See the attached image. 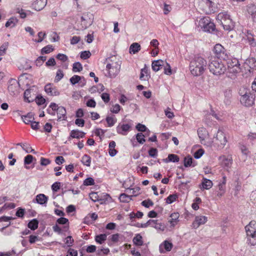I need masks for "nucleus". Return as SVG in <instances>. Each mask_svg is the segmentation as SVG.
<instances>
[{
	"label": "nucleus",
	"mask_w": 256,
	"mask_h": 256,
	"mask_svg": "<svg viewBox=\"0 0 256 256\" xmlns=\"http://www.w3.org/2000/svg\"><path fill=\"white\" fill-rule=\"evenodd\" d=\"M106 70L110 78L115 77L120 72L122 62L116 56L113 55L106 59Z\"/></svg>",
	"instance_id": "nucleus-1"
},
{
	"label": "nucleus",
	"mask_w": 256,
	"mask_h": 256,
	"mask_svg": "<svg viewBox=\"0 0 256 256\" xmlns=\"http://www.w3.org/2000/svg\"><path fill=\"white\" fill-rule=\"evenodd\" d=\"M206 66V61L202 56H196L192 60L190 64L191 74L194 76L202 75Z\"/></svg>",
	"instance_id": "nucleus-2"
},
{
	"label": "nucleus",
	"mask_w": 256,
	"mask_h": 256,
	"mask_svg": "<svg viewBox=\"0 0 256 256\" xmlns=\"http://www.w3.org/2000/svg\"><path fill=\"white\" fill-rule=\"evenodd\" d=\"M210 71L214 75L220 76L224 74L226 68L222 62L218 60H212L208 65Z\"/></svg>",
	"instance_id": "nucleus-3"
},
{
	"label": "nucleus",
	"mask_w": 256,
	"mask_h": 256,
	"mask_svg": "<svg viewBox=\"0 0 256 256\" xmlns=\"http://www.w3.org/2000/svg\"><path fill=\"white\" fill-rule=\"evenodd\" d=\"M218 22L226 30H232L234 26V22L230 18V16L226 12H220L217 16Z\"/></svg>",
	"instance_id": "nucleus-4"
},
{
	"label": "nucleus",
	"mask_w": 256,
	"mask_h": 256,
	"mask_svg": "<svg viewBox=\"0 0 256 256\" xmlns=\"http://www.w3.org/2000/svg\"><path fill=\"white\" fill-rule=\"evenodd\" d=\"M198 24L204 32H212L215 29V25L210 21L209 17H204L200 18Z\"/></svg>",
	"instance_id": "nucleus-5"
},
{
	"label": "nucleus",
	"mask_w": 256,
	"mask_h": 256,
	"mask_svg": "<svg viewBox=\"0 0 256 256\" xmlns=\"http://www.w3.org/2000/svg\"><path fill=\"white\" fill-rule=\"evenodd\" d=\"M198 134L202 144L208 146H212V142L211 141L206 142V140L209 138V134L206 128H200L198 130Z\"/></svg>",
	"instance_id": "nucleus-6"
},
{
	"label": "nucleus",
	"mask_w": 256,
	"mask_h": 256,
	"mask_svg": "<svg viewBox=\"0 0 256 256\" xmlns=\"http://www.w3.org/2000/svg\"><path fill=\"white\" fill-rule=\"evenodd\" d=\"M214 52L216 57L223 60H227L228 55L224 48L220 44H216L214 48Z\"/></svg>",
	"instance_id": "nucleus-7"
},
{
	"label": "nucleus",
	"mask_w": 256,
	"mask_h": 256,
	"mask_svg": "<svg viewBox=\"0 0 256 256\" xmlns=\"http://www.w3.org/2000/svg\"><path fill=\"white\" fill-rule=\"evenodd\" d=\"M256 96L251 92L244 97L240 98L241 104L246 107L252 106L254 104Z\"/></svg>",
	"instance_id": "nucleus-8"
},
{
	"label": "nucleus",
	"mask_w": 256,
	"mask_h": 256,
	"mask_svg": "<svg viewBox=\"0 0 256 256\" xmlns=\"http://www.w3.org/2000/svg\"><path fill=\"white\" fill-rule=\"evenodd\" d=\"M228 70L230 73H238L240 70L238 61L236 58L229 60L227 62Z\"/></svg>",
	"instance_id": "nucleus-9"
},
{
	"label": "nucleus",
	"mask_w": 256,
	"mask_h": 256,
	"mask_svg": "<svg viewBox=\"0 0 256 256\" xmlns=\"http://www.w3.org/2000/svg\"><path fill=\"white\" fill-rule=\"evenodd\" d=\"M214 0H200V6L202 11L206 14L212 12L213 10L212 7L214 5Z\"/></svg>",
	"instance_id": "nucleus-10"
},
{
	"label": "nucleus",
	"mask_w": 256,
	"mask_h": 256,
	"mask_svg": "<svg viewBox=\"0 0 256 256\" xmlns=\"http://www.w3.org/2000/svg\"><path fill=\"white\" fill-rule=\"evenodd\" d=\"M46 92L50 96H56L60 94V92L52 84L48 83L44 86Z\"/></svg>",
	"instance_id": "nucleus-11"
},
{
	"label": "nucleus",
	"mask_w": 256,
	"mask_h": 256,
	"mask_svg": "<svg viewBox=\"0 0 256 256\" xmlns=\"http://www.w3.org/2000/svg\"><path fill=\"white\" fill-rule=\"evenodd\" d=\"M216 138L218 141L216 144L218 146H224L228 142L224 133L222 130L218 132Z\"/></svg>",
	"instance_id": "nucleus-12"
},
{
	"label": "nucleus",
	"mask_w": 256,
	"mask_h": 256,
	"mask_svg": "<svg viewBox=\"0 0 256 256\" xmlns=\"http://www.w3.org/2000/svg\"><path fill=\"white\" fill-rule=\"evenodd\" d=\"M98 192H97V194ZM112 198L108 194H97V202H99L100 204H106L110 203L112 202Z\"/></svg>",
	"instance_id": "nucleus-13"
},
{
	"label": "nucleus",
	"mask_w": 256,
	"mask_h": 256,
	"mask_svg": "<svg viewBox=\"0 0 256 256\" xmlns=\"http://www.w3.org/2000/svg\"><path fill=\"white\" fill-rule=\"evenodd\" d=\"M208 220V218L206 216H198L195 218L192 224L194 228H197L200 225L204 224Z\"/></svg>",
	"instance_id": "nucleus-14"
},
{
	"label": "nucleus",
	"mask_w": 256,
	"mask_h": 256,
	"mask_svg": "<svg viewBox=\"0 0 256 256\" xmlns=\"http://www.w3.org/2000/svg\"><path fill=\"white\" fill-rule=\"evenodd\" d=\"M8 90L14 94L20 86V84L18 81L14 78H10L8 80Z\"/></svg>",
	"instance_id": "nucleus-15"
},
{
	"label": "nucleus",
	"mask_w": 256,
	"mask_h": 256,
	"mask_svg": "<svg viewBox=\"0 0 256 256\" xmlns=\"http://www.w3.org/2000/svg\"><path fill=\"white\" fill-rule=\"evenodd\" d=\"M86 133L84 132L79 130L78 129L73 130L70 131L69 136L68 139V140H70L72 138L79 139L80 138H83L84 137Z\"/></svg>",
	"instance_id": "nucleus-16"
},
{
	"label": "nucleus",
	"mask_w": 256,
	"mask_h": 256,
	"mask_svg": "<svg viewBox=\"0 0 256 256\" xmlns=\"http://www.w3.org/2000/svg\"><path fill=\"white\" fill-rule=\"evenodd\" d=\"M48 198L43 194H38L34 200H33L34 202H36L40 205L46 206L48 202Z\"/></svg>",
	"instance_id": "nucleus-17"
},
{
	"label": "nucleus",
	"mask_w": 256,
	"mask_h": 256,
	"mask_svg": "<svg viewBox=\"0 0 256 256\" xmlns=\"http://www.w3.org/2000/svg\"><path fill=\"white\" fill-rule=\"evenodd\" d=\"M246 10L250 15L252 19L254 22L256 23V5L250 4L246 6Z\"/></svg>",
	"instance_id": "nucleus-18"
},
{
	"label": "nucleus",
	"mask_w": 256,
	"mask_h": 256,
	"mask_svg": "<svg viewBox=\"0 0 256 256\" xmlns=\"http://www.w3.org/2000/svg\"><path fill=\"white\" fill-rule=\"evenodd\" d=\"M131 126L128 124H120L116 127V131L118 134L122 135H126L128 132L129 131Z\"/></svg>",
	"instance_id": "nucleus-19"
},
{
	"label": "nucleus",
	"mask_w": 256,
	"mask_h": 256,
	"mask_svg": "<svg viewBox=\"0 0 256 256\" xmlns=\"http://www.w3.org/2000/svg\"><path fill=\"white\" fill-rule=\"evenodd\" d=\"M246 244L252 246L256 245V233H246Z\"/></svg>",
	"instance_id": "nucleus-20"
},
{
	"label": "nucleus",
	"mask_w": 256,
	"mask_h": 256,
	"mask_svg": "<svg viewBox=\"0 0 256 256\" xmlns=\"http://www.w3.org/2000/svg\"><path fill=\"white\" fill-rule=\"evenodd\" d=\"M46 4L47 0H36L32 6L36 10L40 11L46 6Z\"/></svg>",
	"instance_id": "nucleus-21"
},
{
	"label": "nucleus",
	"mask_w": 256,
	"mask_h": 256,
	"mask_svg": "<svg viewBox=\"0 0 256 256\" xmlns=\"http://www.w3.org/2000/svg\"><path fill=\"white\" fill-rule=\"evenodd\" d=\"M56 113L58 115V121L66 120V111L65 108L62 106H60L58 110L56 112Z\"/></svg>",
	"instance_id": "nucleus-22"
},
{
	"label": "nucleus",
	"mask_w": 256,
	"mask_h": 256,
	"mask_svg": "<svg viewBox=\"0 0 256 256\" xmlns=\"http://www.w3.org/2000/svg\"><path fill=\"white\" fill-rule=\"evenodd\" d=\"M220 160H222V164L227 168L230 167L232 163V158L231 156H222L220 157Z\"/></svg>",
	"instance_id": "nucleus-23"
},
{
	"label": "nucleus",
	"mask_w": 256,
	"mask_h": 256,
	"mask_svg": "<svg viewBox=\"0 0 256 256\" xmlns=\"http://www.w3.org/2000/svg\"><path fill=\"white\" fill-rule=\"evenodd\" d=\"M34 114L32 112H28L26 115L21 116V118L24 122L26 124H30L34 120Z\"/></svg>",
	"instance_id": "nucleus-24"
},
{
	"label": "nucleus",
	"mask_w": 256,
	"mask_h": 256,
	"mask_svg": "<svg viewBox=\"0 0 256 256\" xmlns=\"http://www.w3.org/2000/svg\"><path fill=\"white\" fill-rule=\"evenodd\" d=\"M164 62L161 60H154L152 64V69L154 72H158L164 66Z\"/></svg>",
	"instance_id": "nucleus-25"
},
{
	"label": "nucleus",
	"mask_w": 256,
	"mask_h": 256,
	"mask_svg": "<svg viewBox=\"0 0 256 256\" xmlns=\"http://www.w3.org/2000/svg\"><path fill=\"white\" fill-rule=\"evenodd\" d=\"M246 233H256V222L252 220L245 226Z\"/></svg>",
	"instance_id": "nucleus-26"
},
{
	"label": "nucleus",
	"mask_w": 256,
	"mask_h": 256,
	"mask_svg": "<svg viewBox=\"0 0 256 256\" xmlns=\"http://www.w3.org/2000/svg\"><path fill=\"white\" fill-rule=\"evenodd\" d=\"M39 222L37 218H33L29 221L28 224V227L31 230H35L38 226Z\"/></svg>",
	"instance_id": "nucleus-27"
},
{
	"label": "nucleus",
	"mask_w": 256,
	"mask_h": 256,
	"mask_svg": "<svg viewBox=\"0 0 256 256\" xmlns=\"http://www.w3.org/2000/svg\"><path fill=\"white\" fill-rule=\"evenodd\" d=\"M180 214L178 212H174L170 216V220L168 222L171 224V226H174L177 222H178V218Z\"/></svg>",
	"instance_id": "nucleus-28"
},
{
	"label": "nucleus",
	"mask_w": 256,
	"mask_h": 256,
	"mask_svg": "<svg viewBox=\"0 0 256 256\" xmlns=\"http://www.w3.org/2000/svg\"><path fill=\"white\" fill-rule=\"evenodd\" d=\"M202 187L200 188L201 190H209L212 187V182L210 180L208 179H207L206 178H203L202 182Z\"/></svg>",
	"instance_id": "nucleus-29"
},
{
	"label": "nucleus",
	"mask_w": 256,
	"mask_h": 256,
	"mask_svg": "<svg viewBox=\"0 0 256 256\" xmlns=\"http://www.w3.org/2000/svg\"><path fill=\"white\" fill-rule=\"evenodd\" d=\"M246 36L249 44L252 47H255L256 46V40L254 37V35L250 31L248 30L247 32Z\"/></svg>",
	"instance_id": "nucleus-30"
},
{
	"label": "nucleus",
	"mask_w": 256,
	"mask_h": 256,
	"mask_svg": "<svg viewBox=\"0 0 256 256\" xmlns=\"http://www.w3.org/2000/svg\"><path fill=\"white\" fill-rule=\"evenodd\" d=\"M18 20L16 18L12 16L9 18L5 24V26L6 28L10 27L14 28L18 24Z\"/></svg>",
	"instance_id": "nucleus-31"
},
{
	"label": "nucleus",
	"mask_w": 256,
	"mask_h": 256,
	"mask_svg": "<svg viewBox=\"0 0 256 256\" xmlns=\"http://www.w3.org/2000/svg\"><path fill=\"white\" fill-rule=\"evenodd\" d=\"M152 221L154 222V224L152 225H151L152 227H153L156 230H160L161 231H164L165 230L166 226L164 224L162 223L158 222V220H152Z\"/></svg>",
	"instance_id": "nucleus-32"
},
{
	"label": "nucleus",
	"mask_w": 256,
	"mask_h": 256,
	"mask_svg": "<svg viewBox=\"0 0 256 256\" xmlns=\"http://www.w3.org/2000/svg\"><path fill=\"white\" fill-rule=\"evenodd\" d=\"M172 244L171 242L167 240H165L164 243L160 245V250L161 252H163V248H164L166 251H170L172 248Z\"/></svg>",
	"instance_id": "nucleus-33"
},
{
	"label": "nucleus",
	"mask_w": 256,
	"mask_h": 256,
	"mask_svg": "<svg viewBox=\"0 0 256 256\" xmlns=\"http://www.w3.org/2000/svg\"><path fill=\"white\" fill-rule=\"evenodd\" d=\"M140 50V46L137 42L132 44L129 48V52L130 54H134L138 52Z\"/></svg>",
	"instance_id": "nucleus-34"
},
{
	"label": "nucleus",
	"mask_w": 256,
	"mask_h": 256,
	"mask_svg": "<svg viewBox=\"0 0 256 256\" xmlns=\"http://www.w3.org/2000/svg\"><path fill=\"white\" fill-rule=\"evenodd\" d=\"M56 223L59 224H67L68 226H64V228L66 230L68 228L69 222L67 218L62 216L56 220Z\"/></svg>",
	"instance_id": "nucleus-35"
},
{
	"label": "nucleus",
	"mask_w": 256,
	"mask_h": 256,
	"mask_svg": "<svg viewBox=\"0 0 256 256\" xmlns=\"http://www.w3.org/2000/svg\"><path fill=\"white\" fill-rule=\"evenodd\" d=\"M142 236L140 234H137L133 238V242L134 244L141 246L143 244V241Z\"/></svg>",
	"instance_id": "nucleus-36"
},
{
	"label": "nucleus",
	"mask_w": 256,
	"mask_h": 256,
	"mask_svg": "<svg viewBox=\"0 0 256 256\" xmlns=\"http://www.w3.org/2000/svg\"><path fill=\"white\" fill-rule=\"evenodd\" d=\"M34 158L32 155L28 154L24 158V167L26 169H29V167L26 165L30 164L32 163Z\"/></svg>",
	"instance_id": "nucleus-37"
},
{
	"label": "nucleus",
	"mask_w": 256,
	"mask_h": 256,
	"mask_svg": "<svg viewBox=\"0 0 256 256\" xmlns=\"http://www.w3.org/2000/svg\"><path fill=\"white\" fill-rule=\"evenodd\" d=\"M180 160L178 156L174 154H170L166 159L164 160L165 162H178Z\"/></svg>",
	"instance_id": "nucleus-38"
},
{
	"label": "nucleus",
	"mask_w": 256,
	"mask_h": 256,
	"mask_svg": "<svg viewBox=\"0 0 256 256\" xmlns=\"http://www.w3.org/2000/svg\"><path fill=\"white\" fill-rule=\"evenodd\" d=\"M132 196H130L125 194H122L119 196L120 200L122 202H128L132 200Z\"/></svg>",
	"instance_id": "nucleus-39"
},
{
	"label": "nucleus",
	"mask_w": 256,
	"mask_h": 256,
	"mask_svg": "<svg viewBox=\"0 0 256 256\" xmlns=\"http://www.w3.org/2000/svg\"><path fill=\"white\" fill-rule=\"evenodd\" d=\"M193 159L192 156H188L184 158V166L185 167H189L190 166H194L195 164H192Z\"/></svg>",
	"instance_id": "nucleus-40"
},
{
	"label": "nucleus",
	"mask_w": 256,
	"mask_h": 256,
	"mask_svg": "<svg viewBox=\"0 0 256 256\" xmlns=\"http://www.w3.org/2000/svg\"><path fill=\"white\" fill-rule=\"evenodd\" d=\"M82 70V66L80 62H76L73 64L72 71L74 72H80Z\"/></svg>",
	"instance_id": "nucleus-41"
},
{
	"label": "nucleus",
	"mask_w": 256,
	"mask_h": 256,
	"mask_svg": "<svg viewBox=\"0 0 256 256\" xmlns=\"http://www.w3.org/2000/svg\"><path fill=\"white\" fill-rule=\"evenodd\" d=\"M54 50V48H53V46H52V45H47L46 46L44 47L42 50H41V54H50V52H52Z\"/></svg>",
	"instance_id": "nucleus-42"
},
{
	"label": "nucleus",
	"mask_w": 256,
	"mask_h": 256,
	"mask_svg": "<svg viewBox=\"0 0 256 256\" xmlns=\"http://www.w3.org/2000/svg\"><path fill=\"white\" fill-rule=\"evenodd\" d=\"M178 198L177 194H172L170 195L166 199V203L167 204H170L173 202L176 201Z\"/></svg>",
	"instance_id": "nucleus-43"
},
{
	"label": "nucleus",
	"mask_w": 256,
	"mask_h": 256,
	"mask_svg": "<svg viewBox=\"0 0 256 256\" xmlns=\"http://www.w3.org/2000/svg\"><path fill=\"white\" fill-rule=\"evenodd\" d=\"M82 80V76L78 75H74L70 79V82L72 85H75Z\"/></svg>",
	"instance_id": "nucleus-44"
},
{
	"label": "nucleus",
	"mask_w": 256,
	"mask_h": 256,
	"mask_svg": "<svg viewBox=\"0 0 256 256\" xmlns=\"http://www.w3.org/2000/svg\"><path fill=\"white\" fill-rule=\"evenodd\" d=\"M95 220H96V214L95 212H94L90 216H87L85 217L84 222L85 224H88Z\"/></svg>",
	"instance_id": "nucleus-45"
},
{
	"label": "nucleus",
	"mask_w": 256,
	"mask_h": 256,
	"mask_svg": "<svg viewBox=\"0 0 256 256\" xmlns=\"http://www.w3.org/2000/svg\"><path fill=\"white\" fill-rule=\"evenodd\" d=\"M22 148L26 153H32L34 154H36V152L32 148L30 144H24L23 146H22Z\"/></svg>",
	"instance_id": "nucleus-46"
},
{
	"label": "nucleus",
	"mask_w": 256,
	"mask_h": 256,
	"mask_svg": "<svg viewBox=\"0 0 256 256\" xmlns=\"http://www.w3.org/2000/svg\"><path fill=\"white\" fill-rule=\"evenodd\" d=\"M81 162L84 165L86 166H90L91 162V158L89 156L84 154L82 157Z\"/></svg>",
	"instance_id": "nucleus-47"
},
{
	"label": "nucleus",
	"mask_w": 256,
	"mask_h": 256,
	"mask_svg": "<svg viewBox=\"0 0 256 256\" xmlns=\"http://www.w3.org/2000/svg\"><path fill=\"white\" fill-rule=\"evenodd\" d=\"M250 90L244 87L240 88L238 92L240 98L244 97L245 96H247L248 94H250Z\"/></svg>",
	"instance_id": "nucleus-48"
},
{
	"label": "nucleus",
	"mask_w": 256,
	"mask_h": 256,
	"mask_svg": "<svg viewBox=\"0 0 256 256\" xmlns=\"http://www.w3.org/2000/svg\"><path fill=\"white\" fill-rule=\"evenodd\" d=\"M9 44L8 42H4L0 46V56H4L6 53V50L8 48Z\"/></svg>",
	"instance_id": "nucleus-49"
},
{
	"label": "nucleus",
	"mask_w": 256,
	"mask_h": 256,
	"mask_svg": "<svg viewBox=\"0 0 256 256\" xmlns=\"http://www.w3.org/2000/svg\"><path fill=\"white\" fill-rule=\"evenodd\" d=\"M106 120L108 126H112L116 122V118L114 117V116H108L106 118Z\"/></svg>",
	"instance_id": "nucleus-50"
},
{
	"label": "nucleus",
	"mask_w": 256,
	"mask_h": 256,
	"mask_svg": "<svg viewBox=\"0 0 256 256\" xmlns=\"http://www.w3.org/2000/svg\"><path fill=\"white\" fill-rule=\"evenodd\" d=\"M46 56H40L35 61L36 64L37 66H40L46 60Z\"/></svg>",
	"instance_id": "nucleus-51"
},
{
	"label": "nucleus",
	"mask_w": 256,
	"mask_h": 256,
	"mask_svg": "<svg viewBox=\"0 0 256 256\" xmlns=\"http://www.w3.org/2000/svg\"><path fill=\"white\" fill-rule=\"evenodd\" d=\"M36 102L38 106H42L45 103L46 100L42 95L38 94L36 98Z\"/></svg>",
	"instance_id": "nucleus-52"
},
{
	"label": "nucleus",
	"mask_w": 256,
	"mask_h": 256,
	"mask_svg": "<svg viewBox=\"0 0 256 256\" xmlns=\"http://www.w3.org/2000/svg\"><path fill=\"white\" fill-rule=\"evenodd\" d=\"M25 214V209L22 208H18L16 212V216L18 218H23Z\"/></svg>",
	"instance_id": "nucleus-53"
},
{
	"label": "nucleus",
	"mask_w": 256,
	"mask_h": 256,
	"mask_svg": "<svg viewBox=\"0 0 256 256\" xmlns=\"http://www.w3.org/2000/svg\"><path fill=\"white\" fill-rule=\"evenodd\" d=\"M94 180L91 178L88 177L84 180L83 182V184L86 186H90L94 185Z\"/></svg>",
	"instance_id": "nucleus-54"
},
{
	"label": "nucleus",
	"mask_w": 256,
	"mask_h": 256,
	"mask_svg": "<svg viewBox=\"0 0 256 256\" xmlns=\"http://www.w3.org/2000/svg\"><path fill=\"white\" fill-rule=\"evenodd\" d=\"M61 182H54L51 186L53 192H57L60 188Z\"/></svg>",
	"instance_id": "nucleus-55"
},
{
	"label": "nucleus",
	"mask_w": 256,
	"mask_h": 256,
	"mask_svg": "<svg viewBox=\"0 0 256 256\" xmlns=\"http://www.w3.org/2000/svg\"><path fill=\"white\" fill-rule=\"evenodd\" d=\"M31 90H26L24 93V100L27 102H30L31 100H29V98L30 96Z\"/></svg>",
	"instance_id": "nucleus-56"
},
{
	"label": "nucleus",
	"mask_w": 256,
	"mask_h": 256,
	"mask_svg": "<svg viewBox=\"0 0 256 256\" xmlns=\"http://www.w3.org/2000/svg\"><path fill=\"white\" fill-rule=\"evenodd\" d=\"M64 242H65V244L67 246L70 247L72 245L74 240L72 236H68L66 238H65Z\"/></svg>",
	"instance_id": "nucleus-57"
},
{
	"label": "nucleus",
	"mask_w": 256,
	"mask_h": 256,
	"mask_svg": "<svg viewBox=\"0 0 256 256\" xmlns=\"http://www.w3.org/2000/svg\"><path fill=\"white\" fill-rule=\"evenodd\" d=\"M107 235L106 234H100L97 235V242L100 244H102L106 239Z\"/></svg>",
	"instance_id": "nucleus-58"
},
{
	"label": "nucleus",
	"mask_w": 256,
	"mask_h": 256,
	"mask_svg": "<svg viewBox=\"0 0 256 256\" xmlns=\"http://www.w3.org/2000/svg\"><path fill=\"white\" fill-rule=\"evenodd\" d=\"M141 204L142 206L146 208H148L150 206H152L154 205V202L151 200L148 199L142 201Z\"/></svg>",
	"instance_id": "nucleus-59"
},
{
	"label": "nucleus",
	"mask_w": 256,
	"mask_h": 256,
	"mask_svg": "<svg viewBox=\"0 0 256 256\" xmlns=\"http://www.w3.org/2000/svg\"><path fill=\"white\" fill-rule=\"evenodd\" d=\"M51 162V160L46 158H44V157H41L40 159V164L42 166H47Z\"/></svg>",
	"instance_id": "nucleus-60"
},
{
	"label": "nucleus",
	"mask_w": 256,
	"mask_h": 256,
	"mask_svg": "<svg viewBox=\"0 0 256 256\" xmlns=\"http://www.w3.org/2000/svg\"><path fill=\"white\" fill-rule=\"evenodd\" d=\"M144 137V136L142 133H138L136 135V140L140 144H143L146 142Z\"/></svg>",
	"instance_id": "nucleus-61"
},
{
	"label": "nucleus",
	"mask_w": 256,
	"mask_h": 256,
	"mask_svg": "<svg viewBox=\"0 0 256 256\" xmlns=\"http://www.w3.org/2000/svg\"><path fill=\"white\" fill-rule=\"evenodd\" d=\"M64 73L62 70L58 69L56 74L55 81L58 82L64 77Z\"/></svg>",
	"instance_id": "nucleus-62"
},
{
	"label": "nucleus",
	"mask_w": 256,
	"mask_h": 256,
	"mask_svg": "<svg viewBox=\"0 0 256 256\" xmlns=\"http://www.w3.org/2000/svg\"><path fill=\"white\" fill-rule=\"evenodd\" d=\"M91 56V54L89 51L84 50L80 52V56L83 60L88 58Z\"/></svg>",
	"instance_id": "nucleus-63"
},
{
	"label": "nucleus",
	"mask_w": 256,
	"mask_h": 256,
	"mask_svg": "<svg viewBox=\"0 0 256 256\" xmlns=\"http://www.w3.org/2000/svg\"><path fill=\"white\" fill-rule=\"evenodd\" d=\"M66 256H78V252L73 248H70L68 250Z\"/></svg>",
	"instance_id": "nucleus-64"
}]
</instances>
